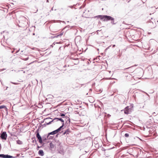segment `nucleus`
Returning a JSON list of instances; mask_svg holds the SVG:
<instances>
[{"instance_id":"obj_1","label":"nucleus","mask_w":158,"mask_h":158,"mask_svg":"<svg viewBox=\"0 0 158 158\" xmlns=\"http://www.w3.org/2000/svg\"><path fill=\"white\" fill-rule=\"evenodd\" d=\"M63 127V126H60L59 128L57 129L54 131L52 132H51L48 134V135H55L58 132L60 131L61 128Z\"/></svg>"},{"instance_id":"obj_2","label":"nucleus","mask_w":158,"mask_h":158,"mask_svg":"<svg viewBox=\"0 0 158 158\" xmlns=\"http://www.w3.org/2000/svg\"><path fill=\"white\" fill-rule=\"evenodd\" d=\"M56 119H58V120L61 121L62 124V126H64V120H65V117H63L62 118H55L53 120H55Z\"/></svg>"},{"instance_id":"obj_3","label":"nucleus","mask_w":158,"mask_h":158,"mask_svg":"<svg viewBox=\"0 0 158 158\" xmlns=\"http://www.w3.org/2000/svg\"><path fill=\"white\" fill-rule=\"evenodd\" d=\"M1 137L3 139L6 140L7 137V135L5 132H3L1 134Z\"/></svg>"},{"instance_id":"obj_4","label":"nucleus","mask_w":158,"mask_h":158,"mask_svg":"<svg viewBox=\"0 0 158 158\" xmlns=\"http://www.w3.org/2000/svg\"><path fill=\"white\" fill-rule=\"evenodd\" d=\"M131 111V110L129 108V106H127L124 109V113L125 114H128Z\"/></svg>"},{"instance_id":"obj_5","label":"nucleus","mask_w":158,"mask_h":158,"mask_svg":"<svg viewBox=\"0 0 158 158\" xmlns=\"http://www.w3.org/2000/svg\"><path fill=\"white\" fill-rule=\"evenodd\" d=\"M105 17V21L108 20L113 21L114 20V19L110 16L106 15Z\"/></svg>"},{"instance_id":"obj_6","label":"nucleus","mask_w":158,"mask_h":158,"mask_svg":"<svg viewBox=\"0 0 158 158\" xmlns=\"http://www.w3.org/2000/svg\"><path fill=\"white\" fill-rule=\"evenodd\" d=\"M0 157L4 158H12L13 157L12 156H11L7 155H4V154H0Z\"/></svg>"},{"instance_id":"obj_7","label":"nucleus","mask_w":158,"mask_h":158,"mask_svg":"<svg viewBox=\"0 0 158 158\" xmlns=\"http://www.w3.org/2000/svg\"><path fill=\"white\" fill-rule=\"evenodd\" d=\"M36 137L39 140V142L40 143H42V140L41 136L40 135L39 132H38L36 135Z\"/></svg>"},{"instance_id":"obj_8","label":"nucleus","mask_w":158,"mask_h":158,"mask_svg":"<svg viewBox=\"0 0 158 158\" xmlns=\"http://www.w3.org/2000/svg\"><path fill=\"white\" fill-rule=\"evenodd\" d=\"M106 15H99L97 16V17L98 18H100L101 19L103 20L104 21H105V18Z\"/></svg>"},{"instance_id":"obj_9","label":"nucleus","mask_w":158,"mask_h":158,"mask_svg":"<svg viewBox=\"0 0 158 158\" xmlns=\"http://www.w3.org/2000/svg\"><path fill=\"white\" fill-rule=\"evenodd\" d=\"M38 154L39 155L41 156H43L44 155V153L43 151L42 150H40L38 152Z\"/></svg>"},{"instance_id":"obj_10","label":"nucleus","mask_w":158,"mask_h":158,"mask_svg":"<svg viewBox=\"0 0 158 158\" xmlns=\"http://www.w3.org/2000/svg\"><path fill=\"white\" fill-rule=\"evenodd\" d=\"M126 69H129L131 73L135 71V69L133 68V67H130Z\"/></svg>"},{"instance_id":"obj_11","label":"nucleus","mask_w":158,"mask_h":158,"mask_svg":"<svg viewBox=\"0 0 158 158\" xmlns=\"http://www.w3.org/2000/svg\"><path fill=\"white\" fill-rule=\"evenodd\" d=\"M63 35V32H60L59 34L57 35L56 36H55V37H61L62 35Z\"/></svg>"},{"instance_id":"obj_12","label":"nucleus","mask_w":158,"mask_h":158,"mask_svg":"<svg viewBox=\"0 0 158 158\" xmlns=\"http://www.w3.org/2000/svg\"><path fill=\"white\" fill-rule=\"evenodd\" d=\"M17 143L18 144H23V142L22 141H20L19 140H17L16 141Z\"/></svg>"},{"instance_id":"obj_13","label":"nucleus","mask_w":158,"mask_h":158,"mask_svg":"<svg viewBox=\"0 0 158 158\" xmlns=\"http://www.w3.org/2000/svg\"><path fill=\"white\" fill-rule=\"evenodd\" d=\"M69 130L68 129L66 131H65L64 132L63 134L64 135H65V134L67 135L69 134Z\"/></svg>"},{"instance_id":"obj_14","label":"nucleus","mask_w":158,"mask_h":158,"mask_svg":"<svg viewBox=\"0 0 158 158\" xmlns=\"http://www.w3.org/2000/svg\"><path fill=\"white\" fill-rule=\"evenodd\" d=\"M5 108L6 109V106H0V109H1L2 108Z\"/></svg>"},{"instance_id":"obj_15","label":"nucleus","mask_w":158,"mask_h":158,"mask_svg":"<svg viewBox=\"0 0 158 158\" xmlns=\"http://www.w3.org/2000/svg\"><path fill=\"white\" fill-rule=\"evenodd\" d=\"M125 136L126 137H128L129 136V135L127 133H126L125 134Z\"/></svg>"},{"instance_id":"obj_16","label":"nucleus","mask_w":158,"mask_h":158,"mask_svg":"<svg viewBox=\"0 0 158 158\" xmlns=\"http://www.w3.org/2000/svg\"><path fill=\"white\" fill-rule=\"evenodd\" d=\"M60 116L62 117H64V116H65V115L64 114H61Z\"/></svg>"},{"instance_id":"obj_17","label":"nucleus","mask_w":158,"mask_h":158,"mask_svg":"<svg viewBox=\"0 0 158 158\" xmlns=\"http://www.w3.org/2000/svg\"><path fill=\"white\" fill-rule=\"evenodd\" d=\"M14 84H15V85H16V84H17L18 83H13Z\"/></svg>"},{"instance_id":"obj_18","label":"nucleus","mask_w":158,"mask_h":158,"mask_svg":"<svg viewBox=\"0 0 158 158\" xmlns=\"http://www.w3.org/2000/svg\"><path fill=\"white\" fill-rule=\"evenodd\" d=\"M40 148V147L39 146H38V149H37V150H39V148Z\"/></svg>"},{"instance_id":"obj_19","label":"nucleus","mask_w":158,"mask_h":158,"mask_svg":"<svg viewBox=\"0 0 158 158\" xmlns=\"http://www.w3.org/2000/svg\"><path fill=\"white\" fill-rule=\"evenodd\" d=\"M115 46V45H114L113 46V47H114Z\"/></svg>"},{"instance_id":"obj_20","label":"nucleus","mask_w":158,"mask_h":158,"mask_svg":"<svg viewBox=\"0 0 158 158\" xmlns=\"http://www.w3.org/2000/svg\"><path fill=\"white\" fill-rule=\"evenodd\" d=\"M2 71V69H0V71Z\"/></svg>"},{"instance_id":"obj_21","label":"nucleus","mask_w":158,"mask_h":158,"mask_svg":"<svg viewBox=\"0 0 158 158\" xmlns=\"http://www.w3.org/2000/svg\"><path fill=\"white\" fill-rule=\"evenodd\" d=\"M51 123V122H50L49 123H48V124H49V123Z\"/></svg>"}]
</instances>
